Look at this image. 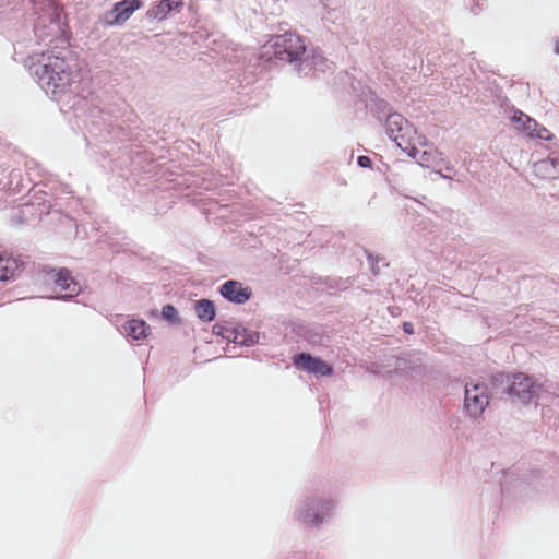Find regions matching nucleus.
<instances>
[{
    "instance_id": "obj_1",
    "label": "nucleus",
    "mask_w": 559,
    "mask_h": 559,
    "mask_svg": "<svg viewBox=\"0 0 559 559\" xmlns=\"http://www.w3.org/2000/svg\"><path fill=\"white\" fill-rule=\"evenodd\" d=\"M38 84L52 99L60 100L67 96L79 95L81 73L71 61L50 52L41 53L31 67Z\"/></svg>"
},
{
    "instance_id": "obj_2",
    "label": "nucleus",
    "mask_w": 559,
    "mask_h": 559,
    "mask_svg": "<svg viewBox=\"0 0 559 559\" xmlns=\"http://www.w3.org/2000/svg\"><path fill=\"white\" fill-rule=\"evenodd\" d=\"M495 384L506 385L504 392L512 400L521 404L543 403L548 401L550 392L543 384H538L533 378L524 373L503 374L493 377ZM551 399H554L551 396Z\"/></svg>"
},
{
    "instance_id": "obj_3",
    "label": "nucleus",
    "mask_w": 559,
    "mask_h": 559,
    "mask_svg": "<svg viewBox=\"0 0 559 559\" xmlns=\"http://www.w3.org/2000/svg\"><path fill=\"white\" fill-rule=\"evenodd\" d=\"M335 509V501L329 497H307L295 510V518L306 526L318 527L323 524Z\"/></svg>"
},
{
    "instance_id": "obj_4",
    "label": "nucleus",
    "mask_w": 559,
    "mask_h": 559,
    "mask_svg": "<svg viewBox=\"0 0 559 559\" xmlns=\"http://www.w3.org/2000/svg\"><path fill=\"white\" fill-rule=\"evenodd\" d=\"M386 135L408 156L417 158L419 151L415 147V128L400 114L388 115L384 123Z\"/></svg>"
},
{
    "instance_id": "obj_5",
    "label": "nucleus",
    "mask_w": 559,
    "mask_h": 559,
    "mask_svg": "<svg viewBox=\"0 0 559 559\" xmlns=\"http://www.w3.org/2000/svg\"><path fill=\"white\" fill-rule=\"evenodd\" d=\"M277 59L287 62H298L306 55V45L295 33L286 32L270 40Z\"/></svg>"
},
{
    "instance_id": "obj_6",
    "label": "nucleus",
    "mask_w": 559,
    "mask_h": 559,
    "mask_svg": "<svg viewBox=\"0 0 559 559\" xmlns=\"http://www.w3.org/2000/svg\"><path fill=\"white\" fill-rule=\"evenodd\" d=\"M490 403V394L485 383L468 382L464 391V412L472 419H478Z\"/></svg>"
},
{
    "instance_id": "obj_7",
    "label": "nucleus",
    "mask_w": 559,
    "mask_h": 559,
    "mask_svg": "<svg viewBox=\"0 0 559 559\" xmlns=\"http://www.w3.org/2000/svg\"><path fill=\"white\" fill-rule=\"evenodd\" d=\"M47 281L55 283L56 287L59 288L61 298H72L81 292V287L78 282L73 280L71 273L67 269H60L58 271L51 269L46 272Z\"/></svg>"
},
{
    "instance_id": "obj_8",
    "label": "nucleus",
    "mask_w": 559,
    "mask_h": 559,
    "mask_svg": "<svg viewBox=\"0 0 559 559\" xmlns=\"http://www.w3.org/2000/svg\"><path fill=\"white\" fill-rule=\"evenodd\" d=\"M294 365L296 368L313 373L318 377L331 376L332 367L320 357H313L308 353H300L294 356Z\"/></svg>"
},
{
    "instance_id": "obj_9",
    "label": "nucleus",
    "mask_w": 559,
    "mask_h": 559,
    "mask_svg": "<svg viewBox=\"0 0 559 559\" xmlns=\"http://www.w3.org/2000/svg\"><path fill=\"white\" fill-rule=\"evenodd\" d=\"M219 292L224 298L239 305L248 301L252 295L249 287H246L242 283L234 280L225 282L221 286Z\"/></svg>"
},
{
    "instance_id": "obj_10",
    "label": "nucleus",
    "mask_w": 559,
    "mask_h": 559,
    "mask_svg": "<svg viewBox=\"0 0 559 559\" xmlns=\"http://www.w3.org/2000/svg\"><path fill=\"white\" fill-rule=\"evenodd\" d=\"M524 120L523 134L531 139L550 140L551 133L544 127L539 126L536 120L532 119L521 110H515L511 117V121Z\"/></svg>"
},
{
    "instance_id": "obj_11",
    "label": "nucleus",
    "mask_w": 559,
    "mask_h": 559,
    "mask_svg": "<svg viewBox=\"0 0 559 559\" xmlns=\"http://www.w3.org/2000/svg\"><path fill=\"white\" fill-rule=\"evenodd\" d=\"M326 69H329L328 61L320 51H313L311 56H302L297 64V70L302 75H308L311 71L324 72Z\"/></svg>"
},
{
    "instance_id": "obj_12",
    "label": "nucleus",
    "mask_w": 559,
    "mask_h": 559,
    "mask_svg": "<svg viewBox=\"0 0 559 559\" xmlns=\"http://www.w3.org/2000/svg\"><path fill=\"white\" fill-rule=\"evenodd\" d=\"M139 7V0H123L116 3L109 13V23L121 24L126 22Z\"/></svg>"
},
{
    "instance_id": "obj_13",
    "label": "nucleus",
    "mask_w": 559,
    "mask_h": 559,
    "mask_svg": "<svg viewBox=\"0 0 559 559\" xmlns=\"http://www.w3.org/2000/svg\"><path fill=\"white\" fill-rule=\"evenodd\" d=\"M534 173L542 179H556L557 178V157L549 156L534 163Z\"/></svg>"
},
{
    "instance_id": "obj_14",
    "label": "nucleus",
    "mask_w": 559,
    "mask_h": 559,
    "mask_svg": "<svg viewBox=\"0 0 559 559\" xmlns=\"http://www.w3.org/2000/svg\"><path fill=\"white\" fill-rule=\"evenodd\" d=\"M124 333L133 340L146 338L150 332V326L143 320L132 319L123 325Z\"/></svg>"
},
{
    "instance_id": "obj_15",
    "label": "nucleus",
    "mask_w": 559,
    "mask_h": 559,
    "mask_svg": "<svg viewBox=\"0 0 559 559\" xmlns=\"http://www.w3.org/2000/svg\"><path fill=\"white\" fill-rule=\"evenodd\" d=\"M180 4L178 0H162L150 9L147 14L150 17L164 20L170 11L178 9Z\"/></svg>"
},
{
    "instance_id": "obj_16",
    "label": "nucleus",
    "mask_w": 559,
    "mask_h": 559,
    "mask_svg": "<svg viewBox=\"0 0 559 559\" xmlns=\"http://www.w3.org/2000/svg\"><path fill=\"white\" fill-rule=\"evenodd\" d=\"M19 263L15 259L0 255V281H8L16 275Z\"/></svg>"
},
{
    "instance_id": "obj_17",
    "label": "nucleus",
    "mask_w": 559,
    "mask_h": 559,
    "mask_svg": "<svg viewBox=\"0 0 559 559\" xmlns=\"http://www.w3.org/2000/svg\"><path fill=\"white\" fill-rule=\"evenodd\" d=\"M195 312L200 320L211 322L215 318L214 304L209 299H200L195 304Z\"/></svg>"
},
{
    "instance_id": "obj_18",
    "label": "nucleus",
    "mask_w": 559,
    "mask_h": 559,
    "mask_svg": "<svg viewBox=\"0 0 559 559\" xmlns=\"http://www.w3.org/2000/svg\"><path fill=\"white\" fill-rule=\"evenodd\" d=\"M259 341V334L238 325L237 336H234V343L242 346H252Z\"/></svg>"
},
{
    "instance_id": "obj_19",
    "label": "nucleus",
    "mask_w": 559,
    "mask_h": 559,
    "mask_svg": "<svg viewBox=\"0 0 559 559\" xmlns=\"http://www.w3.org/2000/svg\"><path fill=\"white\" fill-rule=\"evenodd\" d=\"M411 365L407 366V360L404 359V358H399L396 359V369H400V370H408L409 372H415V373H421L423 370H421V366H423V359L420 356H416L414 357V359L412 361H409Z\"/></svg>"
},
{
    "instance_id": "obj_20",
    "label": "nucleus",
    "mask_w": 559,
    "mask_h": 559,
    "mask_svg": "<svg viewBox=\"0 0 559 559\" xmlns=\"http://www.w3.org/2000/svg\"><path fill=\"white\" fill-rule=\"evenodd\" d=\"M162 317L169 322H177L178 311L174 306L166 305L162 309Z\"/></svg>"
},
{
    "instance_id": "obj_21",
    "label": "nucleus",
    "mask_w": 559,
    "mask_h": 559,
    "mask_svg": "<svg viewBox=\"0 0 559 559\" xmlns=\"http://www.w3.org/2000/svg\"><path fill=\"white\" fill-rule=\"evenodd\" d=\"M238 325L237 326H227L225 330L224 338L234 343V336H237Z\"/></svg>"
},
{
    "instance_id": "obj_22",
    "label": "nucleus",
    "mask_w": 559,
    "mask_h": 559,
    "mask_svg": "<svg viewBox=\"0 0 559 559\" xmlns=\"http://www.w3.org/2000/svg\"><path fill=\"white\" fill-rule=\"evenodd\" d=\"M357 163L362 168H370L372 164L368 156H359Z\"/></svg>"
},
{
    "instance_id": "obj_23",
    "label": "nucleus",
    "mask_w": 559,
    "mask_h": 559,
    "mask_svg": "<svg viewBox=\"0 0 559 559\" xmlns=\"http://www.w3.org/2000/svg\"><path fill=\"white\" fill-rule=\"evenodd\" d=\"M227 326L228 325L217 323L213 326V333L216 335H221L224 338L225 330L227 329Z\"/></svg>"
},
{
    "instance_id": "obj_24",
    "label": "nucleus",
    "mask_w": 559,
    "mask_h": 559,
    "mask_svg": "<svg viewBox=\"0 0 559 559\" xmlns=\"http://www.w3.org/2000/svg\"><path fill=\"white\" fill-rule=\"evenodd\" d=\"M513 124H514V128L519 131V132H523V127H525V122L524 120L521 119V121H512Z\"/></svg>"
},
{
    "instance_id": "obj_25",
    "label": "nucleus",
    "mask_w": 559,
    "mask_h": 559,
    "mask_svg": "<svg viewBox=\"0 0 559 559\" xmlns=\"http://www.w3.org/2000/svg\"><path fill=\"white\" fill-rule=\"evenodd\" d=\"M426 155H427L426 152L421 153L420 157L418 158V164L425 165V163L427 162Z\"/></svg>"
},
{
    "instance_id": "obj_26",
    "label": "nucleus",
    "mask_w": 559,
    "mask_h": 559,
    "mask_svg": "<svg viewBox=\"0 0 559 559\" xmlns=\"http://www.w3.org/2000/svg\"><path fill=\"white\" fill-rule=\"evenodd\" d=\"M404 331L406 333H413V326L412 323H404Z\"/></svg>"
},
{
    "instance_id": "obj_27",
    "label": "nucleus",
    "mask_w": 559,
    "mask_h": 559,
    "mask_svg": "<svg viewBox=\"0 0 559 559\" xmlns=\"http://www.w3.org/2000/svg\"><path fill=\"white\" fill-rule=\"evenodd\" d=\"M554 51H555L556 53H559V41H556V43H555Z\"/></svg>"
}]
</instances>
